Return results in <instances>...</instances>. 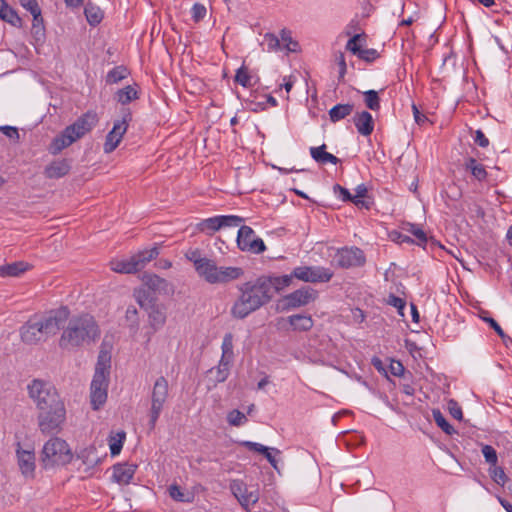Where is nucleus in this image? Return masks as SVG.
Returning <instances> with one entry per match:
<instances>
[{
    "label": "nucleus",
    "mask_w": 512,
    "mask_h": 512,
    "mask_svg": "<svg viewBox=\"0 0 512 512\" xmlns=\"http://www.w3.org/2000/svg\"><path fill=\"white\" fill-rule=\"evenodd\" d=\"M59 339V347L71 351L96 342L100 337V328L93 316L83 314L68 318Z\"/></svg>",
    "instance_id": "f257e3e1"
},
{
    "label": "nucleus",
    "mask_w": 512,
    "mask_h": 512,
    "mask_svg": "<svg viewBox=\"0 0 512 512\" xmlns=\"http://www.w3.org/2000/svg\"><path fill=\"white\" fill-rule=\"evenodd\" d=\"M195 271L200 278L211 285H226L244 275L241 267L217 266L216 261L208 257L197 265Z\"/></svg>",
    "instance_id": "f03ea898"
},
{
    "label": "nucleus",
    "mask_w": 512,
    "mask_h": 512,
    "mask_svg": "<svg viewBox=\"0 0 512 512\" xmlns=\"http://www.w3.org/2000/svg\"><path fill=\"white\" fill-rule=\"evenodd\" d=\"M29 398L38 410L62 402L57 389L50 382L42 379H34L27 386Z\"/></svg>",
    "instance_id": "7ed1b4c3"
},
{
    "label": "nucleus",
    "mask_w": 512,
    "mask_h": 512,
    "mask_svg": "<svg viewBox=\"0 0 512 512\" xmlns=\"http://www.w3.org/2000/svg\"><path fill=\"white\" fill-rule=\"evenodd\" d=\"M38 411V427L43 434L50 435L61 431L66 420V408L63 401Z\"/></svg>",
    "instance_id": "20e7f679"
},
{
    "label": "nucleus",
    "mask_w": 512,
    "mask_h": 512,
    "mask_svg": "<svg viewBox=\"0 0 512 512\" xmlns=\"http://www.w3.org/2000/svg\"><path fill=\"white\" fill-rule=\"evenodd\" d=\"M70 311L67 307H60L46 313L42 316H34L35 324L41 334V338L45 341L48 337L54 336L64 327L67 322Z\"/></svg>",
    "instance_id": "39448f33"
},
{
    "label": "nucleus",
    "mask_w": 512,
    "mask_h": 512,
    "mask_svg": "<svg viewBox=\"0 0 512 512\" xmlns=\"http://www.w3.org/2000/svg\"><path fill=\"white\" fill-rule=\"evenodd\" d=\"M71 459L72 453L65 440L53 437L45 443L41 455L45 468L54 465H65Z\"/></svg>",
    "instance_id": "423d86ee"
},
{
    "label": "nucleus",
    "mask_w": 512,
    "mask_h": 512,
    "mask_svg": "<svg viewBox=\"0 0 512 512\" xmlns=\"http://www.w3.org/2000/svg\"><path fill=\"white\" fill-rule=\"evenodd\" d=\"M158 255L159 249L154 246L151 249L139 251L129 258L111 261V269L117 273H135L144 268L148 262L155 259Z\"/></svg>",
    "instance_id": "0eeeda50"
},
{
    "label": "nucleus",
    "mask_w": 512,
    "mask_h": 512,
    "mask_svg": "<svg viewBox=\"0 0 512 512\" xmlns=\"http://www.w3.org/2000/svg\"><path fill=\"white\" fill-rule=\"evenodd\" d=\"M169 395V384L164 376L156 379L151 393V408L149 411V428L153 430L159 419Z\"/></svg>",
    "instance_id": "6e6552de"
},
{
    "label": "nucleus",
    "mask_w": 512,
    "mask_h": 512,
    "mask_svg": "<svg viewBox=\"0 0 512 512\" xmlns=\"http://www.w3.org/2000/svg\"><path fill=\"white\" fill-rule=\"evenodd\" d=\"M241 295L231 308L233 317L243 319L256 309V283L251 281L239 286Z\"/></svg>",
    "instance_id": "1a4fd4ad"
},
{
    "label": "nucleus",
    "mask_w": 512,
    "mask_h": 512,
    "mask_svg": "<svg viewBox=\"0 0 512 512\" xmlns=\"http://www.w3.org/2000/svg\"><path fill=\"white\" fill-rule=\"evenodd\" d=\"M244 219L236 215H217L201 220L197 224L198 231L212 236L215 232L229 227H238Z\"/></svg>",
    "instance_id": "9d476101"
},
{
    "label": "nucleus",
    "mask_w": 512,
    "mask_h": 512,
    "mask_svg": "<svg viewBox=\"0 0 512 512\" xmlns=\"http://www.w3.org/2000/svg\"><path fill=\"white\" fill-rule=\"evenodd\" d=\"M333 275L334 273L331 269L321 266H299L293 270L295 278L310 283L329 282Z\"/></svg>",
    "instance_id": "9b49d317"
},
{
    "label": "nucleus",
    "mask_w": 512,
    "mask_h": 512,
    "mask_svg": "<svg viewBox=\"0 0 512 512\" xmlns=\"http://www.w3.org/2000/svg\"><path fill=\"white\" fill-rule=\"evenodd\" d=\"M365 261V255L358 247L338 249L333 257V262L336 266L344 269L362 266Z\"/></svg>",
    "instance_id": "f8f14e48"
},
{
    "label": "nucleus",
    "mask_w": 512,
    "mask_h": 512,
    "mask_svg": "<svg viewBox=\"0 0 512 512\" xmlns=\"http://www.w3.org/2000/svg\"><path fill=\"white\" fill-rule=\"evenodd\" d=\"M366 42L367 35L365 33L355 34L348 40L346 50L350 51L361 60L373 62L378 58L379 54L376 49L365 48Z\"/></svg>",
    "instance_id": "ddd939ff"
},
{
    "label": "nucleus",
    "mask_w": 512,
    "mask_h": 512,
    "mask_svg": "<svg viewBox=\"0 0 512 512\" xmlns=\"http://www.w3.org/2000/svg\"><path fill=\"white\" fill-rule=\"evenodd\" d=\"M317 297V292L310 287H303L288 294L284 298V309H294L305 306L314 301Z\"/></svg>",
    "instance_id": "4468645a"
},
{
    "label": "nucleus",
    "mask_w": 512,
    "mask_h": 512,
    "mask_svg": "<svg viewBox=\"0 0 512 512\" xmlns=\"http://www.w3.org/2000/svg\"><path fill=\"white\" fill-rule=\"evenodd\" d=\"M98 121L97 114L88 111L79 117L73 124L67 126L73 137L78 140L90 132Z\"/></svg>",
    "instance_id": "2eb2a0df"
},
{
    "label": "nucleus",
    "mask_w": 512,
    "mask_h": 512,
    "mask_svg": "<svg viewBox=\"0 0 512 512\" xmlns=\"http://www.w3.org/2000/svg\"><path fill=\"white\" fill-rule=\"evenodd\" d=\"M23 7L31 13L33 16V23L31 33L37 40H43L45 38V26L44 19L42 17L41 8L38 2H22Z\"/></svg>",
    "instance_id": "dca6fc26"
},
{
    "label": "nucleus",
    "mask_w": 512,
    "mask_h": 512,
    "mask_svg": "<svg viewBox=\"0 0 512 512\" xmlns=\"http://www.w3.org/2000/svg\"><path fill=\"white\" fill-rule=\"evenodd\" d=\"M142 281L148 289L158 294L166 295L173 291L172 285L166 279L156 274L145 273L142 277Z\"/></svg>",
    "instance_id": "f3484780"
},
{
    "label": "nucleus",
    "mask_w": 512,
    "mask_h": 512,
    "mask_svg": "<svg viewBox=\"0 0 512 512\" xmlns=\"http://www.w3.org/2000/svg\"><path fill=\"white\" fill-rule=\"evenodd\" d=\"M282 452L274 447H268L258 443V465L266 460L278 473H280V462Z\"/></svg>",
    "instance_id": "a211bd4d"
},
{
    "label": "nucleus",
    "mask_w": 512,
    "mask_h": 512,
    "mask_svg": "<svg viewBox=\"0 0 512 512\" xmlns=\"http://www.w3.org/2000/svg\"><path fill=\"white\" fill-rule=\"evenodd\" d=\"M237 233V246L242 251H251L256 247V234L254 230L246 225L240 224Z\"/></svg>",
    "instance_id": "6ab92c4d"
},
{
    "label": "nucleus",
    "mask_w": 512,
    "mask_h": 512,
    "mask_svg": "<svg viewBox=\"0 0 512 512\" xmlns=\"http://www.w3.org/2000/svg\"><path fill=\"white\" fill-rule=\"evenodd\" d=\"M353 123L362 136H369L374 130V119L368 111L357 112L353 116Z\"/></svg>",
    "instance_id": "aec40b11"
},
{
    "label": "nucleus",
    "mask_w": 512,
    "mask_h": 512,
    "mask_svg": "<svg viewBox=\"0 0 512 512\" xmlns=\"http://www.w3.org/2000/svg\"><path fill=\"white\" fill-rule=\"evenodd\" d=\"M137 466L128 463H119L113 466V480L121 485H127L132 480Z\"/></svg>",
    "instance_id": "412c9836"
},
{
    "label": "nucleus",
    "mask_w": 512,
    "mask_h": 512,
    "mask_svg": "<svg viewBox=\"0 0 512 512\" xmlns=\"http://www.w3.org/2000/svg\"><path fill=\"white\" fill-rule=\"evenodd\" d=\"M18 466L25 477H33L35 471V455L31 451L17 449Z\"/></svg>",
    "instance_id": "4be33fe9"
},
{
    "label": "nucleus",
    "mask_w": 512,
    "mask_h": 512,
    "mask_svg": "<svg viewBox=\"0 0 512 512\" xmlns=\"http://www.w3.org/2000/svg\"><path fill=\"white\" fill-rule=\"evenodd\" d=\"M20 337L22 342L28 345H35L42 340L41 334L35 324V320L30 318L21 328Z\"/></svg>",
    "instance_id": "5701e85b"
},
{
    "label": "nucleus",
    "mask_w": 512,
    "mask_h": 512,
    "mask_svg": "<svg viewBox=\"0 0 512 512\" xmlns=\"http://www.w3.org/2000/svg\"><path fill=\"white\" fill-rule=\"evenodd\" d=\"M77 141L69 129L66 127L59 135H57L49 145V152L52 155L59 154L63 149L69 147L72 143Z\"/></svg>",
    "instance_id": "b1692460"
},
{
    "label": "nucleus",
    "mask_w": 512,
    "mask_h": 512,
    "mask_svg": "<svg viewBox=\"0 0 512 512\" xmlns=\"http://www.w3.org/2000/svg\"><path fill=\"white\" fill-rule=\"evenodd\" d=\"M230 365V362L220 360L217 367L208 370V379L211 383V385L208 386L209 389L216 387L218 383H222L228 378Z\"/></svg>",
    "instance_id": "393cba45"
},
{
    "label": "nucleus",
    "mask_w": 512,
    "mask_h": 512,
    "mask_svg": "<svg viewBox=\"0 0 512 512\" xmlns=\"http://www.w3.org/2000/svg\"><path fill=\"white\" fill-rule=\"evenodd\" d=\"M71 169L67 159L55 160L45 167L44 174L49 179L64 177Z\"/></svg>",
    "instance_id": "a878e982"
},
{
    "label": "nucleus",
    "mask_w": 512,
    "mask_h": 512,
    "mask_svg": "<svg viewBox=\"0 0 512 512\" xmlns=\"http://www.w3.org/2000/svg\"><path fill=\"white\" fill-rule=\"evenodd\" d=\"M148 322L154 333L161 329L166 323V312L163 307L152 304L148 311Z\"/></svg>",
    "instance_id": "bb28decb"
},
{
    "label": "nucleus",
    "mask_w": 512,
    "mask_h": 512,
    "mask_svg": "<svg viewBox=\"0 0 512 512\" xmlns=\"http://www.w3.org/2000/svg\"><path fill=\"white\" fill-rule=\"evenodd\" d=\"M400 25H411L420 19L421 11L417 2H403Z\"/></svg>",
    "instance_id": "cd10ccee"
},
{
    "label": "nucleus",
    "mask_w": 512,
    "mask_h": 512,
    "mask_svg": "<svg viewBox=\"0 0 512 512\" xmlns=\"http://www.w3.org/2000/svg\"><path fill=\"white\" fill-rule=\"evenodd\" d=\"M0 19L13 27H22L21 17L14 8L8 5V2H0Z\"/></svg>",
    "instance_id": "c85d7f7f"
},
{
    "label": "nucleus",
    "mask_w": 512,
    "mask_h": 512,
    "mask_svg": "<svg viewBox=\"0 0 512 512\" xmlns=\"http://www.w3.org/2000/svg\"><path fill=\"white\" fill-rule=\"evenodd\" d=\"M310 155L311 157L319 164H338L340 162V159L334 156L331 153L326 152V145L322 144L318 147H311L310 148Z\"/></svg>",
    "instance_id": "c756f323"
},
{
    "label": "nucleus",
    "mask_w": 512,
    "mask_h": 512,
    "mask_svg": "<svg viewBox=\"0 0 512 512\" xmlns=\"http://www.w3.org/2000/svg\"><path fill=\"white\" fill-rule=\"evenodd\" d=\"M28 269V263L23 261L0 265V277H18Z\"/></svg>",
    "instance_id": "7c9ffc66"
},
{
    "label": "nucleus",
    "mask_w": 512,
    "mask_h": 512,
    "mask_svg": "<svg viewBox=\"0 0 512 512\" xmlns=\"http://www.w3.org/2000/svg\"><path fill=\"white\" fill-rule=\"evenodd\" d=\"M288 322L294 330L298 331H308L313 327V320L309 315H291L288 317Z\"/></svg>",
    "instance_id": "2f4dec72"
},
{
    "label": "nucleus",
    "mask_w": 512,
    "mask_h": 512,
    "mask_svg": "<svg viewBox=\"0 0 512 512\" xmlns=\"http://www.w3.org/2000/svg\"><path fill=\"white\" fill-rule=\"evenodd\" d=\"M84 13L91 26L98 25L104 17V12L94 2H87Z\"/></svg>",
    "instance_id": "473e14b6"
},
{
    "label": "nucleus",
    "mask_w": 512,
    "mask_h": 512,
    "mask_svg": "<svg viewBox=\"0 0 512 512\" xmlns=\"http://www.w3.org/2000/svg\"><path fill=\"white\" fill-rule=\"evenodd\" d=\"M464 167L478 181H484L487 178L488 174L485 167L472 157L466 159Z\"/></svg>",
    "instance_id": "72a5a7b5"
},
{
    "label": "nucleus",
    "mask_w": 512,
    "mask_h": 512,
    "mask_svg": "<svg viewBox=\"0 0 512 512\" xmlns=\"http://www.w3.org/2000/svg\"><path fill=\"white\" fill-rule=\"evenodd\" d=\"M354 109L353 104H337L329 110V117L331 122L336 123L345 117L349 116Z\"/></svg>",
    "instance_id": "f704fd0d"
},
{
    "label": "nucleus",
    "mask_w": 512,
    "mask_h": 512,
    "mask_svg": "<svg viewBox=\"0 0 512 512\" xmlns=\"http://www.w3.org/2000/svg\"><path fill=\"white\" fill-rule=\"evenodd\" d=\"M116 100L125 105L130 103L132 100L138 99V91L136 85H128L122 89H119L115 94Z\"/></svg>",
    "instance_id": "c9c22d12"
},
{
    "label": "nucleus",
    "mask_w": 512,
    "mask_h": 512,
    "mask_svg": "<svg viewBox=\"0 0 512 512\" xmlns=\"http://www.w3.org/2000/svg\"><path fill=\"white\" fill-rule=\"evenodd\" d=\"M169 495L178 502L192 503L194 501V494L192 492H185L176 484L169 487Z\"/></svg>",
    "instance_id": "e433bc0d"
},
{
    "label": "nucleus",
    "mask_w": 512,
    "mask_h": 512,
    "mask_svg": "<svg viewBox=\"0 0 512 512\" xmlns=\"http://www.w3.org/2000/svg\"><path fill=\"white\" fill-rule=\"evenodd\" d=\"M281 49H285L287 52H298L300 49L299 43L292 38L290 30L283 29L281 31L280 39Z\"/></svg>",
    "instance_id": "4c0bfd02"
},
{
    "label": "nucleus",
    "mask_w": 512,
    "mask_h": 512,
    "mask_svg": "<svg viewBox=\"0 0 512 512\" xmlns=\"http://www.w3.org/2000/svg\"><path fill=\"white\" fill-rule=\"evenodd\" d=\"M403 230L415 237L414 243L418 246H424L427 243L426 233L416 224L406 223L403 226Z\"/></svg>",
    "instance_id": "58836bf2"
},
{
    "label": "nucleus",
    "mask_w": 512,
    "mask_h": 512,
    "mask_svg": "<svg viewBox=\"0 0 512 512\" xmlns=\"http://www.w3.org/2000/svg\"><path fill=\"white\" fill-rule=\"evenodd\" d=\"M129 75V71L125 66H116L112 70H110L106 75V83L107 84H116L121 80L127 78Z\"/></svg>",
    "instance_id": "ea45409f"
},
{
    "label": "nucleus",
    "mask_w": 512,
    "mask_h": 512,
    "mask_svg": "<svg viewBox=\"0 0 512 512\" xmlns=\"http://www.w3.org/2000/svg\"><path fill=\"white\" fill-rule=\"evenodd\" d=\"M432 416L437 426L441 428L443 432H445L447 435H453L454 433H456V430L453 428L452 425H450V423L446 420V418L439 409H434L432 411Z\"/></svg>",
    "instance_id": "a19ab883"
},
{
    "label": "nucleus",
    "mask_w": 512,
    "mask_h": 512,
    "mask_svg": "<svg viewBox=\"0 0 512 512\" xmlns=\"http://www.w3.org/2000/svg\"><path fill=\"white\" fill-rule=\"evenodd\" d=\"M222 361L232 363L233 360V335L231 333L225 334L222 342Z\"/></svg>",
    "instance_id": "79ce46f5"
},
{
    "label": "nucleus",
    "mask_w": 512,
    "mask_h": 512,
    "mask_svg": "<svg viewBox=\"0 0 512 512\" xmlns=\"http://www.w3.org/2000/svg\"><path fill=\"white\" fill-rule=\"evenodd\" d=\"M364 103L372 111H379L381 104L378 92L376 90H367L363 92Z\"/></svg>",
    "instance_id": "37998d69"
},
{
    "label": "nucleus",
    "mask_w": 512,
    "mask_h": 512,
    "mask_svg": "<svg viewBox=\"0 0 512 512\" xmlns=\"http://www.w3.org/2000/svg\"><path fill=\"white\" fill-rule=\"evenodd\" d=\"M132 116L131 113L127 110L123 114V117L121 120H117L114 122L113 128H112V134L118 135V137H123V135L126 133L129 122L131 121Z\"/></svg>",
    "instance_id": "c03bdc74"
},
{
    "label": "nucleus",
    "mask_w": 512,
    "mask_h": 512,
    "mask_svg": "<svg viewBox=\"0 0 512 512\" xmlns=\"http://www.w3.org/2000/svg\"><path fill=\"white\" fill-rule=\"evenodd\" d=\"M91 405L94 410H98L107 400V389L91 388Z\"/></svg>",
    "instance_id": "a18cd8bd"
},
{
    "label": "nucleus",
    "mask_w": 512,
    "mask_h": 512,
    "mask_svg": "<svg viewBox=\"0 0 512 512\" xmlns=\"http://www.w3.org/2000/svg\"><path fill=\"white\" fill-rule=\"evenodd\" d=\"M488 472H489V475L490 477L492 478V480L500 485V486H505V484L508 482L509 478L508 476L506 475L504 469L500 466H490L489 469H488Z\"/></svg>",
    "instance_id": "49530a36"
},
{
    "label": "nucleus",
    "mask_w": 512,
    "mask_h": 512,
    "mask_svg": "<svg viewBox=\"0 0 512 512\" xmlns=\"http://www.w3.org/2000/svg\"><path fill=\"white\" fill-rule=\"evenodd\" d=\"M367 187L365 184H360L355 189V194L353 195V204L357 207L369 208V202L365 200L367 195Z\"/></svg>",
    "instance_id": "de8ad7c7"
},
{
    "label": "nucleus",
    "mask_w": 512,
    "mask_h": 512,
    "mask_svg": "<svg viewBox=\"0 0 512 512\" xmlns=\"http://www.w3.org/2000/svg\"><path fill=\"white\" fill-rule=\"evenodd\" d=\"M261 46L267 51L281 50L280 39L272 33H266L264 35Z\"/></svg>",
    "instance_id": "09e8293b"
},
{
    "label": "nucleus",
    "mask_w": 512,
    "mask_h": 512,
    "mask_svg": "<svg viewBox=\"0 0 512 512\" xmlns=\"http://www.w3.org/2000/svg\"><path fill=\"white\" fill-rule=\"evenodd\" d=\"M110 368V356L108 353L104 351H100L95 372H103L104 374L109 375Z\"/></svg>",
    "instance_id": "8fccbe9b"
},
{
    "label": "nucleus",
    "mask_w": 512,
    "mask_h": 512,
    "mask_svg": "<svg viewBox=\"0 0 512 512\" xmlns=\"http://www.w3.org/2000/svg\"><path fill=\"white\" fill-rule=\"evenodd\" d=\"M118 438L111 437L109 440V447L112 456H116L121 452L123 447V442L125 440V432H120L117 434Z\"/></svg>",
    "instance_id": "3c124183"
},
{
    "label": "nucleus",
    "mask_w": 512,
    "mask_h": 512,
    "mask_svg": "<svg viewBox=\"0 0 512 512\" xmlns=\"http://www.w3.org/2000/svg\"><path fill=\"white\" fill-rule=\"evenodd\" d=\"M227 421L231 426H241L247 422V417L241 411L234 409L227 414Z\"/></svg>",
    "instance_id": "603ef678"
},
{
    "label": "nucleus",
    "mask_w": 512,
    "mask_h": 512,
    "mask_svg": "<svg viewBox=\"0 0 512 512\" xmlns=\"http://www.w3.org/2000/svg\"><path fill=\"white\" fill-rule=\"evenodd\" d=\"M481 452L485 458V461L490 466H495L498 463V456L496 450L491 445H482Z\"/></svg>",
    "instance_id": "864d4df0"
},
{
    "label": "nucleus",
    "mask_w": 512,
    "mask_h": 512,
    "mask_svg": "<svg viewBox=\"0 0 512 512\" xmlns=\"http://www.w3.org/2000/svg\"><path fill=\"white\" fill-rule=\"evenodd\" d=\"M482 320L484 322H486L487 324H489V326L497 333V335L504 341L506 342L507 340L511 341V338L509 336H507L503 329L501 328V326L492 318V317H489V316H485V315H482L481 316Z\"/></svg>",
    "instance_id": "5fc2aeb1"
},
{
    "label": "nucleus",
    "mask_w": 512,
    "mask_h": 512,
    "mask_svg": "<svg viewBox=\"0 0 512 512\" xmlns=\"http://www.w3.org/2000/svg\"><path fill=\"white\" fill-rule=\"evenodd\" d=\"M121 137H118L116 134H112V130L107 134L106 141L104 143V151L105 153L113 152L116 147L119 145L121 141Z\"/></svg>",
    "instance_id": "6e6d98bb"
},
{
    "label": "nucleus",
    "mask_w": 512,
    "mask_h": 512,
    "mask_svg": "<svg viewBox=\"0 0 512 512\" xmlns=\"http://www.w3.org/2000/svg\"><path fill=\"white\" fill-rule=\"evenodd\" d=\"M235 82L242 85L243 87H248L251 82V77L248 73L245 65H242L236 72Z\"/></svg>",
    "instance_id": "4d7b16f0"
},
{
    "label": "nucleus",
    "mask_w": 512,
    "mask_h": 512,
    "mask_svg": "<svg viewBox=\"0 0 512 512\" xmlns=\"http://www.w3.org/2000/svg\"><path fill=\"white\" fill-rule=\"evenodd\" d=\"M108 375L103 372H95L92 382L91 388H102L107 389L108 387Z\"/></svg>",
    "instance_id": "13d9d810"
},
{
    "label": "nucleus",
    "mask_w": 512,
    "mask_h": 512,
    "mask_svg": "<svg viewBox=\"0 0 512 512\" xmlns=\"http://www.w3.org/2000/svg\"><path fill=\"white\" fill-rule=\"evenodd\" d=\"M387 303L389 305L395 307L401 316H404V309L406 306V302L402 298L391 294L388 297Z\"/></svg>",
    "instance_id": "bf43d9fd"
},
{
    "label": "nucleus",
    "mask_w": 512,
    "mask_h": 512,
    "mask_svg": "<svg viewBox=\"0 0 512 512\" xmlns=\"http://www.w3.org/2000/svg\"><path fill=\"white\" fill-rule=\"evenodd\" d=\"M191 13L193 20L197 23L205 17L207 9L204 5L200 4L199 2H195L191 9Z\"/></svg>",
    "instance_id": "052dcab7"
},
{
    "label": "nucleus",
    "mask_w": 512,
    "mask_h": 512,
    "mask_svg": "<svg viewBox=\"0 0 512 512\" xmlns=\"http://www.w3.org/2000/svg\"><path fill=\"white\" fill-rule=\"evenodd\" d=\"M333 190L338 198H340L342 201H350L353 203V195L349 192L348 189L342 187L339 184H335Z\"/></svg>",
    "instance_id": "680f3d73"
},
{
    "label": "nucleus",
    "mask_w": 512,
    "mask_h": 512,
    "mask_svg": "<svg viewBox=\"0 0 512 512\" xmlns=\"http://www.w3.org/2000/svg\"><path fill=\"white\" fill-rule=\"evenodd\" d=\"M186 258L193 263L194 269L197 268V265H200V263L206 258L201 255V252L198 249L188 251L186 253Z\"/></svg>",
    "instance_id": "e2e57ef3"
},
{
    "label": "nucleus",
    "mask_w": 512,
    "mask_h": 512,
    "mask_svg": "<svg viewBox=\"0 0 512 512\" xmlns=\"http://www.w3.org/2000/svg\"><path fill=\"white\" fill-rule=\"evenodd\" d=\"M293 277H294L293 273L291 275H283V276L275 277L273 280V284L276 289H282L291 284Z\"/></svg>",
    "instance_id": "0e129e2a"
},
{
    "label": "nucleus",
    "mask_w": 512,
    "mask_h": 512,
    "mask_svg": "<svg viewBox=\"0 0 512 512\" xmlns=\"http://www.w3.org/2000/svg\"><path fill=\"white\" fill-rule=\"evenodd\" d=\"M448 410L451 416L457 420H461L463 417L462 409L455 400L448 402Z\"/></svg>",
    "instance_id": "69168bd1"
},
{
    "label": "nucleus",
    "mask_w": 512,
    "mask_h": 512,
    "mask_svg": "<svg viewBox=\"0 0 512 512\" xmlns=\"http://www.w3.org/2000/svg\"><path fill=\"white\" fill-rule=\"evenodd\" d=\"M0 131L7 136L10 139H13L15 141L19 140V132L16 127L12 126H1Z\"/></svg>",
    "instance_id": "338daca9"
},
{
    "label": "nucleus",
    "mask_w": 512,
    "mask_h": 512,
    "mask_svg": "<svg viewBox=\"0 0 512 512\" xmlns=\"http://www.w3.org/2000/svg\"><path fill=\"white\" fill-rule=\"evenodd\" d=\"M391 238L393 241L399 243V244H404V243H414V240L408 236V235H405L403 233H400V232H392L390 234Z\"/></svg>",
    "instance_id": "774afa93"
}]
</instances>
